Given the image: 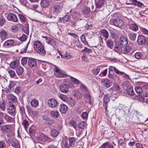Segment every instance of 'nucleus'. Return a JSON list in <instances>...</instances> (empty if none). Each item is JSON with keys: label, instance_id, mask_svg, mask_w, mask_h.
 I'll return each mask as SVG.
<instances>
[{"label": "nucleus", "instance_id": "1", "mask_svg": "<svg viewBox=\"0 0 148 148\" xmlns=\"http://www.w3.org/2000/svg\"><path fill=\"white\" fill-rule=\"evenodd\" d=\"M71 84L69 80L65 79L63 83L60 86V89L63 93H67L69 88L71 86Z\"/></svg>", "mask_w": 148, "mask_h": 148}, {"label": "nucleus", "instance_id": "2", "mask_svg": "<svg viewBox=\"0 0 148 148\" xmlns=\"http://www.w3.org/2000/svg\"><path fill=\"white\" fill-rule=\"evenodd\" d=\"M11 146L15 148H21L20 145L18 140L14 138H10L8 140Z\"/></svg>", "mask_w": 148, "mask_h": 148}, {"label": "nucleus", "instance_id": "3", "mask_svg": "<svg viewBox=\"0 0 148 148\" xmlns=\"http://www.w3.org/2000/svg\"><path fill=\"white\" fill-rule=\"evenodd\" d=\"M128 44V41L127 38L125 36H122L120 38L119 45L120 47L123 48L126 47Z\"/></svg>", "mask_w": 148, "mask_h": 148}, {"label": "nucleus", "instance_id": "4", "mask_svg": "<svg viewBox=\"0 0 148 148\" xmlns=\"http://www.w3.org/2000/svg\"><path fill=\"white\" fill-rule=\"evenodd\" d=\"M112 23L115 26L120 27L123 25V21L119 18L115 19H112L111 20Z\"/></svg>", "mask_w": 148, "mask_h": 148}, {"label": "nucleus", "instance_id": "5", "mask_svg": "<svg viewBox=\"0 0 148 148\" xmlns=\"http://www.w3.org/2000/svg\"><path fill=\"white\" fill-rule=\"evenodd\" d=\"M148 40V38H146L145 36L139 35L138 37L137 42L138 43L139 45H143L145 44V42Z\"/></svg>", "mask_w": 148, "mask_h": 148}, {"label": "nucleus", "instance_id": "6", "mask_svg": "<svg viewBox=\"0 0 148 148\" xmlns=\"http://www.w3.org/2000/svg\"><path fill=\"white\" fill-rule=\"evenodd\" d=\"M62 6L60 3L54 4L53 7V10L56 13H58L61 12Z\"/></svg>", "mask_w": 148, "mask_h": 148}, {"label": "nucleus", "instance_id": "7", "mask_svg": "<svg viewBox=\"0 0 148 148\" xmlns=\"http://www.w3.org/2000/svg\"><path fill=\"white\" fill-rule=\"evenodd\" d=\"M8 20L9 21L16 22L18 21V19L16 14L10 13L8 14L7 16Z\"/></svg>", "mask_w": 148, "mask_h": 148}, {"label": "nucleus", "instance_id": "8", "mask_svg": "<svg viewBox=\"0 0 148 148\" xmlns=\"http://www.w3.org/2000/svg\"><path fill=\"white\" fill-rule=\"evenodd\" d=\"M48 103L49 106L52 108L55 107L58 105L57 101L53 98L49 99L48 100Z\"/></svg>", "mask_w": 148, "mask_h": 148}, {"label": "nucleus", "instance_id": "9", "mask_svg": "<svg viewBox=\"0 0 148 148\" xmlns=\"http://www.w3.org/2000/svg\"><path fill=\"white\" fill-rule=\"evenodd\" d=\"M34 48L35 50L36 51L40 52L39 48H42V47L43 46V45L39 41H37L34 42Z\"/></svg>", "mask_w": 148, "mask_h": 148}, {"label": "nucleus", "instance_id": "10", "mask_svg": "<svg viewBox=\"0 0 148 148\" xmlns=\"http://www.w3.org/2000/svg\"><path fill=\"white\" fill-rule=\"evenodd\" d=\"M11 125H3L1 128L2 131L5 133L10 132L11 129Z\"/></svg>", "mask_w": 148, "mask_h": 148}, {"label": "nucleus", "instance_id": "11", "mask_svg": "<svg viewBox=\"0 0 148 148\" xmlns=\"http://www.w3.org/2000/svg\"><path fill=\"white\" fill-rule=\"evenodd\" d=\"M0 36L2 41L7 39L8 37V33L4 30H2L0 32Z\"/></svg>", "mask_w": 148, "mask_h": 148}, {"label": "nucleus", "instance_id": "12", "mask_svg": "<svg viewBox=\"0 0 148 148\" xmlns=\"http://www.w3.org/2000/svg\"><path fill=\"white\" fill-rule=\"evenodd\" d=\"M13 40H9L5 41L3 44L5 48H8L12 46L14 43Z\"/></svg>", "mask_w": 148, "mask_h": 148}, {"label": "nucleus", "instance_id": "13", "mask_svg": "<svg viewBox=\"0 0 148 148\" xmlns=\"http://www.w3.org/2000/svg\"><path fill=\"white\" fill-rule=\"evenodd\" d=\"M111 82L109 79H105L101 81L102 85L107 88L110 86Z\"/></svg>", "mask_w": 148, "mask_h": 148}, {"label": "nucleus", "instance_id": "14", "mask_svg": "<svg viewBox=\"0 0 148 148\" xmlns=\"http://www.w3.org/2000/svg\"><path fill=\"white\" fill-rule=\"evenodd\" d=\"M15 106L14 105L10 106L7 109L8 112L10 115H13L15 112Z\"/></svg>", "mask_w": 148, "mask_h": 148}, {"label": "nucleus", "instance_id": "15", "mask_svg": "<svg viewBox=\"0 0 148 148\" xmlns=\"http://www.w3.org/2000/svg\"><path fill=\"white\" fill-rule=\"evenodd\" d=\"M97 8L101 7L105 4V0H95Z\"/></svg>", "mask_w": 148, "mask_h": 148}, {"label": "nucleus", "instance_id": "16", "mask_svg": "<svg viewBox=\"0 0 148 148\" xmlns=\"http://www.w3.org/2000/svg\"><path fill=\"white\" fill-rule=\"evenodd\" d=\"M28 63L29 67L31 68L36 66V60L33 59H29L28 60Z\"/></svg>", "mask_w": 148, "mask_h": 148}, {"label": "nucleus", "instance_id": "17", "mask_svg": "<svg viewBox=\"0 0 148 148\" xmlns=\"http://www.w3.org/2000/svg\"><path fill=\"white\" fill-rule=\"evenodd\" d=\"M15 86V84L14 82H11L9 85L7 90H6L7 93H10L13 91L14 88Z\"/></svg>", "mask_w": 148, "mask_h": 148}, {"label": "nucleus", "instance_id": "18", "mask_svg": "<svg viewBox=\"0 0 148 148\" xmlns=\"http://www.w3.org/2000/svg\"><path fill=\"white\" fill-rule=\"evenodd\" d=\"M19 64V62L18 60H16L15 61L12 62L10 64V66L12 69H14L17 68Z\"/></svg>", "mask_w": 148, "mask_h": 148}, {"label": "nucleus", "instance_id": "19", "mask_svg": "<svg viewBox=\"0 0 148 148\" xmlns=\"http://www.w3.org/2000/svg\"><path fill=\"white\" fill-rule=\"evenodd\" d=\"M67 110L68 108L66 105L63 104H61L60 111L62 113H65Z\"/></svg>", "mask_w": 148, "mask_h": 148}, {"label": "nucleus", "instance_id": "20", "mask_svg": "<svg viewBox=\"0 0 148 148\" xmlns=\"http://www.w3.org/2000/svg\"><path fill=\"white\" fill-rule=\"evenodd\" d=\"M113 70L116 73L119 75H124V76L126 79L128 78H129V76L125 74L124 72H121L119 71L115 67H114L113 69Z\"/></svg>", "mask_w": 148, "mask_h": 148}, {"label": "nucleus", "instance_id": "21", "mask_svg": "<svg viewBox=\"0 0 148 148\" xmlns=\"http://www.w3.org/2000/svg\"><path fill=\"white\" fill-rule=\"evenodd\" d=\"M99 148H114V146L108 142H106Z\"/></svg>", "mask_w": 148, "mask_h": 148}, {"label": "nucleus", "instance_id": "22", "mask_svg": "<svg viewBox=\"0 0 148 148\" xmlns=\"http://www.w3.org/2000/svg\"><path fill=\"white\" fill-rule=\"evenodd\" d=\"M50 4V3L48 0H41L40 5L43 8H46Z\"/></svg>", "mask_w": 148, "mask_h": 148}, {"label": "nucleus", "instance_id": "23", "mask_svg": "<svg viewBox=\"0 0 148 148\" xmlns=\"http://www.w3.org/2000/svg\"><path fill=\"white\" fill-rule=\"evenodd\" d=\"M132 49V45L129 44L128 46L122 49L121 52L125 54H126L128 53Z\"/></svg>", "mask_w": 148, "mask_h": 148}, {"label": "nucleus", "instance_id": "24", "mask_svg": "<svg viewBox=\"0 0 148 148\" xmlns=\"http://www.w3.org/2000/svg\"><path fill=\"white\" fill-rule=\"evenodd\" d=\"M66 102L70 106H74L76 103L75 100L73 99L71 97L68 98Z\"/></svg>", "mask_w": 148, "mask_h": 148}, {"label": "nucleus", "instance_id": "25", "mask_svg": "<svg viewBox=\"0 0 148 148\" xmlns=\"http://www.w3.org/2000/svg\"><path fill=\"white\" fill-rule=\"evenodd\" d=\"M75 139L74 137L70 138L68 139L69 144L70 145V147H73L75 145Z\"/></svg>", "mask_w": 148, "mask_h": 148}, {"label": "nucleus", "instance_id": "26", "mask_svg": "<svg viewBox=\"0 0 148 148\" xmlns=\"http://www.w3.org/2000/svg\"><path fill=\"white\" fill-rule=\"evenodd\" d=\"M6 104L4 100L0 101V109L1 110L5 111L6 109Z\"/></svg>", "mask_w": 148, "mask_h": 148}, {"label": "nucleus", "instance_id": "27", "mask_svg": "<svg viewBox=\"0 0 148 148\" xmlns=\"http://www.w3.org/2000/svg\"><path fill=\"white\" fill-rule=\"evenodd\" d=\"M55 74L57 77H58L65 78L67 76L66 74L62 73L60 72V71H57L56 72H55Z\"/></svg>", "mask_w": 148, "mask_h": 148}, {"label": "nucleus", "instance_id": "28", "mask_svg": "<svg viewBox=\"0 0 148 148\" xmlns=\"http://www.w3.org/2000/svg\"><path fill=\"white\" fill-rule=\"evenodd\" d=\"M136 34L133 32H130L128 35L129 39L131 40L134 41L135 40Z\"/></svg>", "mask_w": 148, "mask_h": 148}, {"label": "nucleus", "instance_id": "29", "mask_svg": "<svg viewBox=\"0 0 148 148\" xmlns=\"http://www.w3.org/2000/svg\"><path fill=\"white\" fill-rule=\"evenodd\" d=\"M100 32L103 36L106 39H108L109 37V34L108 31L104 29H102L101 30Z\"/></svg>", "mask_w": 148, "mask_h": 148}, {"label": "nucleus", "instance_id": "30", "mask_svg": "<svg viewBox=\"0 0 148 148\" xmlns=\"http://www.w3.org/2000/svg\"><path fill=\"white\" fill-rule=\"evenodd\" d=\"M50 114L51 116L54 118H58L60 115L59 112L57 111H51Z\"/></svg>", "mask_w": 148, "mask_h": 148}, {"label": "nucleus", "instance_id": "31", "mask_svg": "<svg viewBox=\"0 0 148 148\" xmlns=\"http://www.w3.org/2000/svg\"><path fill=\"white\" fill-rule=\"evenodd\" d=\"M31 106L34 108L37 107L39 104L38 100L36 99H34L32 100L30 102Z\"/></svg>", "mask_w": 148, "mask_h": 148}, {"label": "nucleus", "instance_id": "32", "mask_svg": "<svg viewBox=\"0 0 148 148\" xmlns=\"http://www.w3.org/2000/svg\"><path fill=\"white\" fill-rule=\"evenodd\" d=\"M69 19V17L67 15H65L62 18H60L59 19V22L61 23H64L67 22Z\"/></svg>", "mask_w": 148, "mask_h": 148}, {"label": "nucleus", "instance_id": "33", "mask_svg": "<svg viewBox=\"0 0 148 148\" xmlns=\"http://www.w3.org/2000/svg\"><path fill=\"white\" fill-rule=\"evenodd\" d=\"M4 119L9 122L13 123L14 121V119L13 118L6 114H5Z\"/></svg>", "mask_w": 148, "mask_h": 148}, {"label": "nucleus", "instance_id": "34", "mask_svg": "<svg viewBox=\"0 0 148 148\" xmlns=\"http://www.w3.org/2000/svg\"><path fill=\"white\" fill-rule=\"evenodd\" d=\"M126 92L130 96H133L134 94V92L132 87H130L129 88H128L127 89Z\"/></svg>", "mask_w": 148, "mask_h": 148}, {"label": "nucleus", "instance_id": "35", "mask_svg": "<svg viewBox=\"0 0 148 148\" xmlns=\"http://www.w3.org/2000/svg\"><path fill=\"white\" fill-rule=\"evenodd\" d=\"M135 99L137 100L140 102H144V98L142 96L140 95H135L134 97Z\"/></svg>", "mask_w": 148, "mask_h": 148}, {"label": "nucleus", "instance_id": "36", "mask_svg": "<svg viewBox=\"0 0 148 148\" xmlns=\"http://www.w3.org/2000/svg\"><path fill=\"white\" fill-rule=\"evenodd\" d=\"M29 131L30 136L33 137L35 136L36 130L34 127H32L30 128Z\"/></svg>", "mask_w": 148, "mask_h": 148}, {"label": "nucleus", "instance_id": "37", "mask_svg": "<svg viewBox=\"0 0 148 148\" xmlns=\"http://www.w3.org/2000/svg\"><path fill=\"white\" fill-rule=\"evenodd\" d=\"M73 95L78 99H79L82 97V95L81 93L77 91L74 92Z\"/></svg>", "mask_w": 148, "mask_h": 148}, {"label": "nucleus", "instance_id": "38", "mask_svg": "<svg viewBox=\"0 0 148 148\" xmlns=\"http://www.w3.org/2000/svg\"><path fill=\"white\" fill-rule=\"evenodd\" d=\"M45 134H41L38 136L37 139L40 143L45 142Z\"/></svg>", "mask_w": 148, "mask_h": 148}, {"label": "nucleus", "instance_id": "39", "mask_svg": "<svg viewBox=\"0 0 148 148\" xmlns=\"http://www.w3.org/2000/svg\"><path fill=\"white\" fill-rule=\"evenodd\" d=\"M130 29L134 31H136L138 29V26L135 23L132 24L130 25Z\"/></svg>", "mask_w": 148, "mask_h": 148}, {"label": "nucleus", "instance_id": "40", "mask_svg": "<svg viewBox=\"0 0 148 148\" xmlns=\"http://www.w3.org/2000/svg\"><path fill=\"white\" fill-rule=\"evenodd\" d=\"M86 125L85 122L81 121L78 124V127L81 129H84L86 128Z\"/></svg>", "mask_w": 148, "mask_h": 148}, {"label": "nucleus", "instance_id": "41", "mask_svg": "<svg viewBox=\"0 0 148 148\" xmlns=\"http://www.w3.org/2000/svg\"><path fill=\"white\" fill-rule=\"evenodd\" d=\"M90 9L89 7L85 6L82 12L83 14H87L90 12Z\"/></svg>", "mask_w": 148, "mask_h": 148}, {"label": "nucleus", "instance_id": "42", "mask_svg": "<svg viewBox=\"0 0 148 148\" xmlns=\"http://www.w3.org/2000/svg\"><path fill=\"white\" fill-rule=\"evenodd\" d=\"M106 45L110 48L112 49L113 46V42L111 39H108L106 41Z\"/></svg>", "mask_w": 148, "mask_h": 148}, {"label": "nucleus", "instance_id": "43", "mask_svg": "<svg viewBox=\"0 0 148 148\" xmlns=\"http://www.w3.org/2000/svg\"><path fill=\"white\" fill-rule=\"evenodd\" d=\"M81 52L83 53L89 54L92 52V50L91 49L85 47L84 49L81 50Z\"/></svg>", "mask_w": 148, "mask_h": 148}, {"label": "nucleus", "instance_id": "44", "mask_svg": "<svg viewBox=\"0 0 148 148\" xmlns=\"http://www.w3.org/2000/svg\"><path fill=\"white\" fill-rule=\"evenodd\" d=\"M136 92L139 95H141L143 93V90L142 88L139 86H136L135 88Z\"/></svg>", "mask_w": 148, "mask_h": 148}, {"label": "nucleus", "instance_id": "45", "mask_svg": "<svg viewBox=\"0 0 148 148\" xmlns=\"http://www.w3.org/2000/svg\"><path fill=\"white\" fill-rule=\"evenodd\" d=\"M59 134V132L56 129H53L51 131V135L53 137H56Z\"/></svg>", "mask_w": 148, "mask_h": 148}, {"label": "nucleus", "instance_id": "46", "mask_svg": "<svg viewBox=\"0 0 148 148\" xmlns=\"http://www.w3.org/2000/svg\"><path fill=\"white\" fill-rule=\"evenodd\" d=\"M23 69L21 66H18L16 68V71L18 75H21L23 72Z\"/></svg>", "mask_w": 148, "mask_h": 148}, {"label": "nucleus", "instance_id": "47", "mask_svg": "<svg viewBox=\"0 0 148 148\" xmlns=\"http://www.w3.org/2000/svg\"><path fill=\"white\" fill-rule=\"evenodd\" d=\"M58 97L62 100L66 101L68 98L67 96L65 95L60 94L58 95Z\"/></svg>", "mask_w": 148, "mask_h": 148}, {"label": "nucleus", "instance_id": "48", "mask_svg": "<svg viewBox=\"0 0 148 148\" xmlns=\"http://www.w3.org/2000/svg\"><path fill=\"white\" fill-rule=\"evenodd\" d=\"M116 74H115L114 73V74H112L111 73H109L108 74V77L109 79H111L112 80V82L114 81L116 79Z\"/></svg>", "mask_w": 148, "mask_h": 148}, {"label": "nucleus", "instance_id": "49", "mask_svg": "<svg viewBox=\"0 0 148 148\" xmlns=\"http://www.w3.org/2000/svg\"><path fill=\"white\" fill-rule=\"evenodd\" d=\"M47 43L51 45H54L56 44V41L53 39L49 38L47 40Z\"/></svg>", "mask_w": 148, "mask_h": 148}, {"label": "nucleus", "instance_id": "50", "mask_svg": "<svg viewBox=\"0 0 148 148\" xmlns=\"http://www.w3.org/2000/svg\"><path fill=\"white\" fill-rule=\"evenodd\" d=\"M42 119L43 122L46 123H49V122L50 121V120L49 118L47 116H43L42 117Z\"/></svg>", "mask_w": 148, "mask_h": 148}, {"label": "nucleus", "instance_id": "51", "mask_svg": "<svg viewBox=\"0 0 148 148\" xmlns=\"http://www.w3.org/2000/svg\"><path fill=\"white\" fill-rule=\"evenodd\" d=\"M42 48H39V51L40 52L37 51V53L40 54L42 56H43L45 55L46 53V51L44 49L43 46L42 47Z\"/></svg>", "mask_w": 148, "mask_h": 148}, {"label": "nucleus", "instance_id": "52", "mask_svg": "<svg viewBox=\"0 0 148 148\" xmlns=\"http://www.w3.org/2000/svg\"><path fill=\"white\" fill-rule=\"evenodd\" d=\"M124 140L123 139H120L118 141V143L119 144V146L120 147H123L125 146V144L124 143Z\"/></svg>", "mask_w": 148, "mask_h": 148}, {"label": "nucleus", "instance_id": "53", "mask_svg": "<svg viewBox=\"0 0 148 148\" xmlns=\"http://www.w3.org/2000/svg\"><path fill=\"white\" fill-rule=\"evenodd\" d=\"M21 4L26 7H28L29 4L26 0H19Z\"/></svg>", "mask_w": 148, "mask_h": 148}, {"label": "nucleus", "instance_id": "54", "mask_svg": "<svg viewBox=\"0 0 148 148\" xmlns=\"http://www.w3.org/2000/svg\"><path fill=\"white\" fill-rule=\"evenodd\" d=\"M62 147V148H69L70 145L69 144H68V141L65 140L63 142Z\"/></svg>", "mask_w": 148, "mask_h": 148}, {"label": "nucleus", "instance_id": "55", "mask_svg": "<svg viewBox=\"0 0 148 148\" xmlns=\"http://www.w3.org/2000/svg\"><path fill=\"white\" fill-rule=\"evenodd\" d=\"M85 97L87 99V101L90 104H92L93 103L92 101L91 100L90 96L89 94H86L84 95Z\"/></svg>", "mask_w": 148, "mask_h": 148}, {"label": "nucleus", "instance_id": "56", "mask_svg": "<svg viewBox=\"0 0 148 148\" xmlns=\"http://www.w3.org/2000/svg\"><path fill=\"white\" fill-rule=\"evenodd\" d=\"M61 56V58H62L66 59H70L71 57V55L69 54V53H66L64 55L60 54Z\"/></svg>", "mask_w": 148, "mask_h": 148}, {"label": "nucleus", "instance_id": "57", "mask_svg": "<svg viewBox=\"0 0 148 148\" xmlns=\"http://www.w3.org/2000/svg\"><path fill=\"white\" fill-rule=\"evenodd\" d=\"M80 38L82 42L85 44L88 45V43L86 41V38L84 34H83L81 36Z\"/></svg>", "mask_w": 148, "mask_h": 148}, {"label": "nucleus", "instance_id": "58", "mask_svg": "<svg viewBox=\"0 0 148 148\" xmlns=\"http://www.w3.org/2000/svg\"><path fill=\"white\" fill-rule=\"evenodd\" d=\"M19 19L21 21V22L25 23L26 21V19L25 16L22 14H19L18 15Z\"/></svg>", "mask_w": 148, "mask_h": 148}, {"label": "nucleus", "instance_id": "59", "mask_svg": "<svg viewBox=\"0 0 148 148\" xmlns=\"http://www.w3.org/2000/svg\"><path fill=\"white\" fill-rule=\"evenodd\" d=\"M22 124L23 125L24 128L25 130H26L28 127L29 126V124L28 121L26 120H24L22 122Z\"/></svg>", "mask_w": 148, "mask_h": 148}, {"label": "nucleus", "instance_id": "60", "mask_svg": "<svg viewBox=\"0 0 148 148\" xmlns=\"http://www.w3.org/2000/svg\"><path fill=\"white\" fill-rule=\"evenodd\" d=\"M122 47H120V45L119 46H116L114 48V50L115 51L118 52L120 53L122 51Z\"/></svg>", "mask_w": 148, "mask_h": 148}, {"label": "nucleus", "instance_id": "61", "mask_svg": "<svg viewBox=\"0 0 148 148\" xmlns=\"http://www.w3.org/2000/svg\"><path fill=\"white\" fill-rule=\"evenodd\" d=\"M20 113L23 116L25 114V108L23 106H21L19 108Z\"/></svg>", "mask_w": 148, "mask_h": 148}, {"label": "nucleus", "instance_id": "62", "mask_svg": "<svg viewBox=\"0 0 148 148\" xmlns=\"http://www.w3.org/2000/svg\"><path fill=\"white\" fill-rule=\"evenodd\" d=\"M141 85L142 87H143V89H148V83L144 82H141Z\"/></svg>", "mask_w": 148, "mask_h": 148}, {"label": "nucleus", "instance_id": "63", "mask_svg": "<svg viewBox=\"0 0 148 148\" xmlns=\"http://www.w3.org/2000/svg\"><path fill=\"white\" fill-rule=\"evenodd\" d=\"M143 55L142 53L140 52H137L135 54V58L137 59H139L141 58Z\"/></svg>", "mask_w": 148, "mask_h": 148}, {"label": "nucleus", "instance_id": "64", "mask_svg": "<svg viewBox=\"0 0 148 148\" xmlns=\"http://www.w3.org/2000/svg\"><path fill=\"white\" fill-rule=\"evenodd\" d=\"M27 36L26 35L23 34L21 36L19 37L18 39L21 41L24 42L27 39Z\"/></svg>", "mask_w": 148, "mask_h": 148}]
</instances>
